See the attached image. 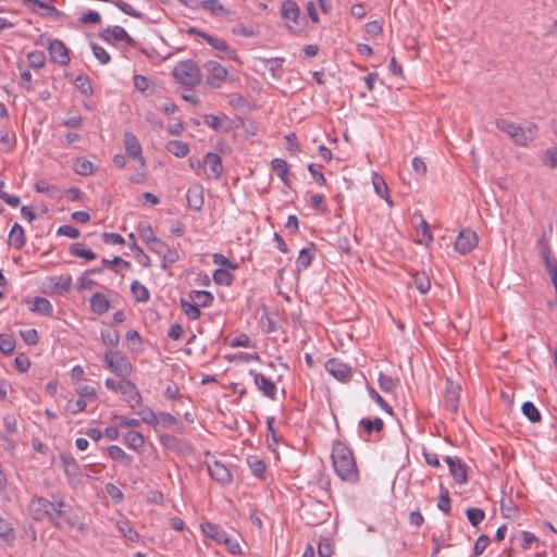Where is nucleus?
<instances>
[{"instance_id":"obj_1","label":"nucleus","mask_w":557,"mask_h":557,"mask_svg":"<svg viewBox=\"0 0 557 557\" xmlns=\"http://www.w3.org/2000/svg\"><path fill=\"white\" fill-rule=\"evenodd\" d=\"M28 512L37 521L48 520L59 529L82 530L79 517L65 509L62 497L52 496V500L45 497L34 496L28 504Z\"/></svg>"},{"instance_id":"obj_2","label":"nucleus","mask_w":557,"mask_h":557,"mask_svg":"<svg viewBox=\"0 0 557 557\" xmlns=\"http://www.w3.org/2000/svg\"><path fill=\"white\" fill-rule=\"evenodd\" d=\"M332 462L335 473L349 483H356L359 472L354 454L349 447L342 442H336L332 449Z\"/></svg>"},{"instance_id":"obj_3","label":"nucleus","mask_w":557,"mask_h":557,"mask_svg":"<svg viewBox=\"0 0 557 557\" xmlns=\"http://www.w3.org/2000/svg\"><path fill=\"white\" fill-rule=\"evenodd\" d=\"M496 127L507 134L516 145L527 146L532 141L536 135L537 127L534 124H529L527 127H521L508 120H497Z\"/></svg>"},{"instance_id":"obj_4","label":"nucleus","mask_w":557,"mask_h":557,"mask_svg":"<svg viewBox=\"0 0 557 557\" xmlns=\"http://www.w3.org/2000/svg\"><path fill=\"white\" fill-rule=\"evenodd\" d=\"M173 77L176 83L194 88L201 82L198 64L194 60L178 62L173 69Z\"/></svg>"},{"instance_id":"obj_5","label":"nucleus","mask_w":557,"mask_h":557,"mask_svg":"<svg viewBox=\"0 0 557 557\" xmlns=\"http://www.w3.org/2000/svg\"><path fill=\"white\" fill-rule=\"evenodd\" d=\"M104 360L110 371L120 376L121 380L127 379L133 372V366L128 358L119 351H107Z\"/></svg>"},{"instance_id":"obj_6","label":"nucleus","mask_w":557,"mask_h":557,"mask_svg":"<svg viewBox=\"0 0 557 557\" xmlns=\"http://www.w3.org/2000/svg\"><path fill=\"white\" fill-rule=\"evenodd\" d=\"M203 69L208 73L206 83L212 88H220L227 78V70L216 61H207Z\"/></svg>"},{"instance_id":"obj_7","label":"nucleus","mask_w":557,"mask_h":557,"mask_svg":"<svg viewBox=\"0 0 557 557\" xmlns=\"http://www.w3.org/2000/svg\"><path fill=\"white\" fill-rule=\"evenodd\" d=\"M188 34H194V35L200 36L213 49L225 52L231 60H234V61L238 60L236 50L231 49L230 46L226 44V41L223 40L222 38L215 37L211 34H208L206 32L197 29L196 27H190L188 29Z\"/></svg>"},{"instance_id":"obj_8","label":"nucleus","mask_w":557,"mask_h":557,"mask_svg":"<svg viewBox=\"0 0 557 557\" xmlns=\"http://www.w3.org/2000/svg\"><path fill=\"white\" fill-rule=\"evenodd\" d=\"M123 145H124L126 154L129 158L137 160L140 164V168L145 169L146 160L143 156L141 145H140L138 138L136 137V135L133 134L132 132H125L123 135Z\"/></svg>"},{"instance_id":"obj_9","label":"nucleus","mask_w":557,"mask_h":557,"mask_svg":"<svg viewBox=\"0 0 557 557\" xmlns=\"http://www.w3.org/2000/svg\"><path fill=\"white\" fill-rule=\"evenodd\" d=\"M478 242L479 238L475 232L470 228H463L456 238L455 249L460 255H467L478 246Z\"/></svg>"},{"instance_id":"obj_10","label":"nucleus","mask_w":557,"mask_h":557,"mask_svg":"<svg viewBox=\"0 0 557 557\" xmlns=\"http://www.w3.org/2000/svg\"><path fill=\"white\" fill-rule=\"evenodd\" d=\"M281 14L282 17L287 22V26L290 30L297 32L300 29V24L298 22L300 16V9L295 1L285 0L282 3Z\"/></svg>"},{"instance_id":"obj_11","label":"nucleus","mask_w":557,"mask_h":557,"mask_svg":"<svg viewBox=\"0 0 557 557\" xmlns=\"http://www.w3.org/2000/svg\"><path fill=\"white\" fill-rule=\"evenodd\" d=\"M117 388H120V393L124 396L131 408L135 409L141 405V395L132 381L127 379L120 380Z\"/></svg>"},{"instance_id":"obj_12","label":"nucleus","mask_w":557,"mask_h":557,"mask_svg":"<svg viewBox=\"0 0 557 557\" xmlns=\"http://www.w3.org/2000/svg\"><path fill=\"white\" fill-rule=\"evenodd\" d=\"M203 165L208 178L219 180L223 173L222 159L218 153L208 152L203 158Z\"/></svg>"},{"instance_id":"obj_13","label":"nucleus","mask_w":557,"mask_h":557,"mask_svg":"<svg viewBox=\"0 0 557 557\" xmlns=\"http://www.w3.org/2000/svg\"><path fill=\"white\" fill-rule=\"evenodd\" d=\"M325 369L338 381L347 382L351 379V368L336 359H330L325 363Z\"/></svg>"},{"instance_id":"obj_14","label":"nucleus","mask_w":557,"mask_h":557,"mask_svg":"<svg viewBox=\"0 0 557 557\" xmlns=\"http://www.w3.org/2000/svg\"><path fill=\"white\" fill-rule=\"evenodd\" d=\"M445 461L457 484H465L468 482L466 465L458 457L447 456L445 457Z\"/></svg>"},{"instance_id":"obj_15","label":"nucleus","mask_w":557,"mask_h":557,"mask_svg":"<svg viewBox=\"0 0 557 557\" xmlns=\"http://www.w3.org/2000/svg\"><path fill=\"white\" fill-rule=\"evenodd\" d=\"M460 386L451 380L446 381L444 404L450 412H457L460 397Z\"/></svg>"},{"instance_id":"obj_16","label":"nucleus","mask_w":557,"mask_h":557,"mask_svg":"<svg viewBox=\"0 0 557 557\" xmlns=\"http://www.w3.org/2000/svg\"><path fill=\"white\" fill-rule=\"evenodd\" d=\"M48 50L53 62L60 65H67L70 63L69 50L61 40H52L48 47Z\"/></svg>"},{"instance_id":"obj_17","label":"nucleus","mask_w":557,"mask_h":557,"mask_svg":"<svg viewBox=\"0 0 557 557\" xmlns=\"http://www.w3.org/2000/svg\"><path fill=\"white\" fill-rule=\"evenodd\" d=\"M100 37L110 44H116L117 41H126L127 44L134 42L133 38L121 26H110L103 29L100 33Z\"/></svg>"},{"instance_id":"obj_18","label":"nucleus","mask_w":557,"mask_h":557,"mask_svg":"<svg viewBox=\"0 0 557 557\" xmlns=\"http://www.w3.org/2000/svg\"><path fill=\"white\" fill-rule=\"evenodd\" d=\"M208 472L214 481L222 485H227L233 480L231 471L220 461L209 465Z\"/></svg>"},{"instance_id":"obj_19","label":"nucleus","mask_w":557,"mask_h":557,"mask_svg":"<svg viewBox=\"0 0 557 557\" xmlns=\"http://www.w3.org/2000/svg\"><path fill=\"white\" fill-rule=\"evenodd\" d=\"M250 374L253 376L255 384L258 389L263 393L264 396L274 399L276 395L277 387L273 381L261 373H257L250 370Z\"/></svg>"},{"instance_id":"obj_20","label":"nucleus","mask_w":557,"mask_h":557,"mask_svg":"<svg viewBox=\"0 0 557 557\" xmlns=\"http://www.w3.org/2000/svg\"><path fill=\"white\" fill-rule=\"evenodd\" d=\"M186 200L191 210L201 211L203 207V187L199 184L190 186L186 193Z\"/></svg>"},{"instance_id":"obj_21","label":"nucleus","mask_w":557,"mask_h":557,"mask_svg":"<svg viewBox=\"0 0 557 557\" xmlns=\"http://www.w3.org/2000/svg\"><path fill=\"white\" fill-rule=\"evenodd\" d=\"M180 306L189 320L195 321L201 317L200 308L188 298V295L180 299Z\"/></svg>"},{"instance_id":"obj_22","label":"nucleus","mask_w":557,"mask_h":557,"mask_svg":"<svg viewBox=\"0 0 557 557\" xmlns=\"http://www.w3.org/2000/svg\"><path fill=\"white\" fill-rule=\"evenodd\" d=\"M187 295L199 308L209 307L213 302V295L207 290H190Z\"/></svg>"},{"instance_id":"obj_23","label":"nucleus","mask_w":557,"mask_h":557,"mask_svg":"<svg viewBox=\"0 0 557 557\" xmlns=\"http://www.w3.org/2000/svg\"><path fill=\"white\" fill-rule=\"evenodd\" d=\"M200 7L213 16H225L230 13L220 0H202Z\"/></svg>"},{"instance_id":"obj_24","label":"nucleus","mask_w":557,"mask_h":557,"mask_svg":"<svg viewBox=\"0 0 557 557\" xmlns=\"http://www.w3.org/2000/svg\"><path fill=\"white\" fill-rule=\"evenodd\" d=\"M9 244L16 249H22L25 245V232L18 223H15L10 231Z\"/></svg>"},{"instance_id":"obj_25","label":"nucleus","mask_w":557,"mask_h":557,"mask_svg":"<svg viewBox=\"0 0 557 557\" xmlns=\"http://www.w3.org/2000/svg\"><path fill=\"white\" fill-rule=\"evenodd\" d=\"M314 258V247L302 248L299 251V256L296 260V267L298 271L306 270L310 267L312 260Z\"/></svg>"},{"instance_id":"obj_26","label":"nucleus","mask_w":557,"mask_h":557,"mask_svg":"<svg viewBox=\"0 0 557 557\" xmlns=\"http://www.w3.org/2000/svg\"><path fill=\"white\" fill-rule=\"evenodd\" d=\"M201 530L208 537L214 540L216 543L222 542L223 537L226 535V532L220 525L211 522L202 523Z\"/></svg>"},{"instance_id":"obj_27","label":"nucleus","mask_w":557,"mask_h":557,"mask_svg":"<svg viewBox=\"0 0 557 557\" xmlns=\"http://www.w3.org/2000/svg\"><path fill=\"white\" fill-rule=\"evenodd\" d=\"M128 238L132 240L129 247L134 252L136 261L145 268L151 265V260L148 255L144 252V250L136 244L135 235L133 233L128 234Z\"/></svg>"},{"instance_id":"obj_28","label":"nucleus","mask_w":557,"mask_h":557,"mask_svg":"<svg viewBox=\"0 0 557 557\" xmlns=\"http://www.w3.org/2000/svg\"><path fill=\"white\" fill-rule=\"evenodd\" d=\"M30 310L42 315H51L53 308L51 302L47 298L35 297L32 302Z\"/></svg>"},{"instance_id":"obj_29","label":"nucleus","mask_w":557,"mask_h":557,"mask_svg":"<svg viewBox=\"0 0 557 557\" xmlns=\"http://www.w3.org/2000/svg\"><path fill=\"white\" fill-rule=\"evenodd\" d=\"M512 543L520 545L522 548H531L533 544H537V537L528 531H521L512 537Z\"/></svg>"},{"instance_id":"obj_30","label":"nucleus","mask_w":557,"mask_h":557,"mask_svg":"<svg viewBox=\"0 0 557 557\" xmlns=\"http://www.w3.org/2000/svg\"><path fill=\"white\" fill-rule=\"evenodd\" d=\"M372 183H373L375 193L381 198H384L389 206H392L393 201L389 198L388 187H387L384 178L381 175H379L377 173H374L372 176Z\"/></svg>"},{"instance_id":"obj_31","label":"nucleus","mask_w":557,"mask_h":557,"mask_svg":"<svg viewBox=\"0 0 557 557\" xmlns=\"http://www.w3.org/2000/svg\"><path fill=\"white\" fill-rule=\"evenodd\" d=\"M91 310L97 314H103L109 310V300L101 293H96L90 299Z\"/></svg>"},{"instance_id":"obj_32","label":"nucleus","mask_w":557,"mask_h":557,"mask_svg":"<svg viewBox=\"0 0 557 557\" xmlns=\"http://www.w3.org/2000/svg\"><path fill=\"white\" fill-rule=\"evenodd\" d=\"M108 455L114 460H120L124 466L132 465L134 458L125 453L120 446L111 445L108 447Z\"/></svg>"},{"instance_id":"obj_33","label":"nucleus","mask_w":557,"mask_h":557,"mask_svg":"<svg viewBox=\"0 0 557 557\" xmlns=\"http://www.w3.org/2000/svg\"><path fill=\"white\" fill-rule=\"evenodd\" d=\"M116 528L119 532L123 535V537L128 542H137L138 533L133 529L131 523L127 520H119L116 522Z\"/></svg>"},{"instance_id":"obj_34","label":"nucleus","mask_w":557,"mask_h":557,"mask_svg":"<svg viewBox=\"0 0 557 557\" xmlns=\"http://www.w3.org/2000/svg\"><path fill=\"white\" fill-rule=\"evenodd\" d=\"M131 293L137 302H147L150 298L148 288L138 281L132 283Z\"/></svg>"},{"instance_id":"obj_35","label":"nucleus","mask_w":557,"mask_h":557,"mask_svg":"<svg viewBox=\"0 0 557 557\" xmlns=\"http://www.w3.org/2000/svg\"><path fill=\"white\" fill-rule=\"evenodd\" d=\"M335 552L334 541L331 537L321 536L318 541L319 557H332Z\"/></svg>"},{"instance_id":"obj_36","label":"nucleus","mask_w":557,"mask_h":557,"mask_svg":"<svg viewBox=\"0 0 557 557\" xmlns=\"http://www.w3.org/2000/svg\"><path fill=\"white\" fill-rule=\"evenodd\" d=\"M125 444L135 450L140 449L145 444V437L137 431H129L124 436Z\"/></svg>"},{"instance_id":"obj_37","label":"nucleus","mask_w":557,"mask_h":557,"mask_svg":"<svg viewBox=\"0 0 557 557\" xmlns=\"http://www.w3.org/2000/svg\"><path fill=\"white\" fill-rule=\"evenodd\" d=\"M272 170L277 176L285 183L288 184V164L286 160L275 158L271 161Z\"/></svg>"},{"instance_id":"obj_38","label":"nucleus","mask_w":557,"mask_h":557,"mask_svg":"<svg viewBox=\"0 0 557 557\" xmlns=\"http://www.w3.org/2000/svg\"><path fill=\"white\" fill-rule=\"evenodd\" d=\"M379 385L384 393H393L398 386V379H394L383 372L379 373Z\"/></svg>"},{"instance_id":"obj_39","label":"nucleus","mask_w":557,"mask_h":557,"mask_svg":"<svg viewBox=\"0 0 557 557\" xmlns=\"http://www.w3.org/2000/svg\"><path fill=\"white\" fill-rule=\"evenodd\" d=\"M219 544H223L226 547L227 552L232 555L242 554L239 535H231L226 533L222 542H220Z\"/></svg>"},{"instance_id":"obj_40","label":"nucleus","mask_w":557,"mask_h":557,"mask_svg":"<svg viewBox=\"0 0 557 557\" xmlns=\"http://www.w3.org/2000/svg\"><path fill=\"white\" fill-rule=\"evenodd\" d=\"M70 252L75 257L84 258L86 260H94L97 257L96 253L90 249H86L85 245L82 243L72 244L70 247Z\"/></svg>"},{"instance_id":"obj_41","label":"nucleus","mask_w":557,"mask_h":557,"mask_svg":"<svg viewBox=\"0 0 557 557\" xmlns=\"http://www.w3.org/2000/svg\"><path fill=\"white\" fill-rule=\"evenodd\" d=\"M413 284L421 294H426L431 288L430 277L424 272H417L413 275Z\"/></svg>"},{"instance_id":"obj_42","label":"nucleus","mask_w":557,"mask_h":557,"mask_svg":"<svg viewBox=\"0 0 557 557\" xmlns=\"http://www.w3.org/2000/svg\"><path fill=\"white\" fill-rule=\"evenodd\" d=\"M360 425L368 434H371L372 432H381L384 428V422L381 418H375L373 420L363 418L360 420Z\"/></svg>"},{"instance_id":"obj_43","label":"nucleus","mask_w":557,"mask_h":557,"mask_svg":"<svg viewBox=\"0 0 557 557\" xmlns=\"http://www.w3.org/2000/svg\"><path fill=\"white\" fill-rule=\"evenodd\" d=\"M522 412L532 423H539L542 420L539 409L531 401L523 403Z\"/></svg>"},{"instance_id":"obj_44","label":"nucleus","mask_w":557,"mask_h":557,"mask_svg":"<svg viewBox=\"0 0 557 557\" xmlns=\"http://www.w3.org/2000/svg\"><path fill=\"white\" fill-rule=\"evenodd\" d=\"M168 150L178 158L186 157L189 152V147L186 143L181 140H172L168 144Z\"/></svg>"},{"instance_id":"obj_45","label":"nucleus","mask_w":557,"mask_h":557,"mask_svg":"<svg viewBox=\"0 0 557 557\" xmlns=\"http://www.w3.org/2000/svg\"><path fill=\"white\" fill-rule=\"evenodd\" d=\"M230 270L231 269H216L213 272V281L220 285H231L233 282V275Z\"/></svg>"},{"instance_id":"obj_46","label":"nucleus","mask_w":557,"mask_h":557,"mask_svg":"<svg viewBox=\"0 0 557 557\" xmlns=\"http://www.w3.org/2000/svg\"><path fill=\"white\" fill-rule=\"evenodd\" d=\"M138 233L148 247L157 239L152 227L147 223H140L138 225Z\"/></svg>"},{"instance_id":"obj_47","label":"nucleus","mask_w":557,"mask_h":557,"mask_svg":"<svg viewBox=\"0 0 557 557\" xmlns=\"http://www.w3.org/2000/svg\"><path fill=\"white\" fill-rule=\"evenodd\" d=\"M29 65L34 69H41L46 63V57L42 51L36 50L27 54Z\"/></svg>"},{"instance_id":"obj_48","label":"nucleus","mask_w":557,"mask_h":557,"mask_svg":"<svg viewBox=\"0 0 557 557\" xmlns=\"http://www.w3.org/2000/svg\"><path fill=\"white\" fill-rule=\"evenodd\" d=\"M15 348V341L10 334H0V351L11 354Z\"/></svg>"},{"instance_id":"obj_49","label":"nucleus","mask_w":557,"mask_h":557,"mask_svg":"<svg viewBox=\"0 0 557 557\" xmlns=\"http://www.w3.org/2000/svg\"><path fill=\"white\" fill-rule=\"evenodd\" d=\"M249 468L252 474L259 479H262L265 472V463L263 460L258 458H252L248 460Z\"/></svg>"},{"instance_id":"obj_50","label":"nucleus","mask_w":557,"mask_h":557,"mask_svg":"<svg viewBox=\"0 0 557 557\" xmlns=\"http://www.w3.org/2000/svg\"><path fill=\"white\" fill-rule=\"evenodd\" d=\"M466 513L468 520L474 527L479 525L485 518V512L480 508H468Z\"/></svg>"},{"instance_id":"obj_51","label":"nucleus","mask_w":557,"mask_h":557,"mask_svg":"<svg viewBox=\"0 0 557 557\" xmlns=\"http://www.w3.org/2000/svg\"><path fill=\"white\" fill-rule=\"evenodd\" d=\"M74 166L79 175H90L94 172V164L86 159H77Z\"/></svg>"},{"instance_id":"obj_52","label":"nucleus","mask_w":557,"mask_h":557,"mask_svg":"<svg viewBox=\"0 0 557 557\" xmlns=\"http://www.w3.org/2000/svg\"><path fill=\"white\" fill-rule=\"evenodd\" d=\"M35 189L38 191V193H45L47 194L49 197L51 198H55L58 193H59V189L57 186L54 185H50L48 184L46 181H38L36 184H35Z\"/></svg>"},{"instance_id":"obj_53","label":"nucleus","mask_w":557,"mask_h":557,"mask_svg":"<svg viewBox=\"0 0 557 557\" xmlns=\"http://www.w3.org/2000/svg\"><path fill=\"white\" fill-rule=\"evenodd\" d=\"M101 337L103 344L110 347H115L120 342V334L116 330H108L106 332H101Z\"/></svg>"},{"instance_id":"obj_54","label":"nucleus","mask_w":557,"mask_h":557,"mask_svg":"<svg viewBox=\"0 0 557 557\" xmlns=\"http://www.w3.org/2000/svg\"><path fill=\"white\" fill-rule=\"evenodd\" d=\"M137 414L140 417V419L149 424V425H157L158 424V418L156 413L149 408V407H143Z\"/></svg>"},{"instance_id":"obj_55","label":"nucleus","mask_w":557,"mask_h":557,"mask_svg":"<svg viewBox=\"0 0 557 557\" xmlns=\"http://www.w3.org/2000/svg\"><path fill=\"white\" fill-rule=\"evenodd\" d=\"M76 393L79 395L81 399H97V391L95 387L89 385H78L76 387Z\"/></svg>"},{"instance_id":"obj_56","label":"nucleus","mask_w":557,"mask_h":557,"mask_svg":"<svg viewBox=\"0 0 557 557\" xmlns=\"http://www.w3.org/2000/svg\"><path fill=\"white\" fill-rule=\"evenodd\" d=\"M437 508L448 515L450 512V498L449 493L446 488L442 487V492L438 497Z\"/></svg>"},{"instance_id":"obj_57","label":"nucleus","mask_w":557,"mask_h":557,"mask_svg":"<svg viewBox=\"0 0 557 557\" xmlns=\"http://www.w3.org/2000/svg\"><path fill=\"white\" fill-rule=\"evenodd\" d=\"M75 87L86 97L92 94V88L89 79L85 76H77L75 79Z\"/></svg>"},{"instance_id":"obj_58","label":"nucleus","mask_w":557,"mask_h":557,"mask_svg":"<svg viewBox=\"0 0 557 557\" xmlns=\"http://www.w3.org/2000/svg\"><path fill=\"white\" fill-rule=\"evenodd\" d=\"M369 395L385 412L393 414V408L373 387H369Z\"/></svg>"},{"instance_id":"obj_59","label":"nucleus","mask_w":557,"mask_h":557,"mask_svg":"<svg viewBox=\"0 0 557 557\" xmlns=\"http://www.w3.org/2000/svg\"><path fill=\"white\" fill-rule=\"evenodd\" d=\"M133 81L136 90L140 92H146L151 85L150 79L147 76L140 74L134 75Z\"/></svg>"},{"instance_id":"obj_60","label":"nucleus","mask_w":557,"mask_h":557,"mask_svg":"<svg viewBox=\"0 0 557 557\" xmlns=\"http://www.w3.org/2000/svg\"><path fill=\"white\" fill-rule=\"evenodd\" d=\"M91 50L94 55L98 59V61L101 64H107L110 62V54L103 47L98 46L97 44H91Z\"/></svg>"},{"instance_id":"obj_61","label":"nucleus","mask_w":557,"mask_h":557,"mask_svg":"<svg viewBox=\"0 0 557 557\" xmlns=\"http://www.w3.org/2000/svg\"><path fill=\"white\" fill-rule=\"evenodd\" d=\"M212 260H213L214 264L221 267L220 269H231V270L237 269V265L233 264L231 262V260L222 253H214L212 256Z\"/></svg>"},{"instance_id":"obj_62","label":"nucleus","mask_w":557,"mask_h":557,"mask_svg":"<svg viewBox=\"0 0 557 557\" xmlns=\"http://www.w3.org/2000/svg\"><path fill=\"white\" fill-rule=\"evenodd\" d=\"M20 335L28 345H36L39 339L38 333L35 329L21 330Z\"/></svg>"},{"instance_id":"obj_63","label":"nucleus","mask_w":557,"mask_h":557,"mask_svg":"<svg viewBox=\"0 0 557 557\" xmlns=\"http://www.w3.org/2000/svg\"><path fill=\"white\" fill-rule=\"evenodd\" d=\"M72 286V276L65 275L60 276L58 281L54 283V288L60 293H67Z\"/></svg>"},{"instance_id":"obj_64","label":"nucleus","mask_w":557,"mask_h":557,"mask_svg":"<svg viewBox=\"0 0 557 557\" xmlns=\"http://www.w3.org/2000/svg\"><path fill=\"white\" fill-rule=\"evenodd\" d=\"M86 400L77 399V400H69L66 404V410L73 414L82 412L86 409Z\"/></svg>"}]
</instances>
